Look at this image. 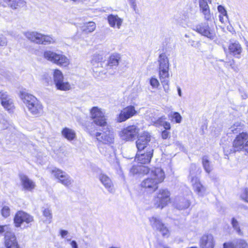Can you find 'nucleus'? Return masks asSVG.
<instances>
[{
  "mask_svg": "<svg viewBox=\"0 0 248 248\" xmlns=\"http://www.w3.org/2000/svg\"><path fill=\"white\" fill-rule=\"evenodd\" d=\"M91 114L94 122L102 127L101 132L95 133V137L97 140L106 144L113 143L114 140V133L108 125L104 113L97 107H93L91 109Z\"/></svg>",
  "mask_w": 248,
  "mask_h": 248,
  "instance_id": "f257e3e1",
  "label": "nucleus"
},
{
  "mask_svg": "<svg viewBox=\"0 0 248 248\" xmlns=\"http://www.w3.org/2000/svg\"><path fill=\"white\" fill-rule=\"evenodd\" d=\"M149 174V177L141 182L140 186L147 191L153 192L158 188V184L164 181L165 175L163 170L160 168L152 169Z\"/></svg>",
  "mask_w": 248,
  "mask_h": 248,
  "instance_id": "f03ea898",
  "label": "nucleus"
},
{
  "mask_svg": "<svg viewBox=\"0 0 248 248\" xmlns=\"http://www.w3.org/2000/svg\"><path fill=\"white\" fill-rule=\"evenodd\" d=\"M159 76L160 81L166 93L169 91V62L164 53L160 54L158 57Z\"/></svg>",
  "mask_w": 248,
  "mask_h": 248,
  "instance_id": "7ed1b4c3",
  "label": "nucleus"
},
{
  "mask_svg": "<svg viewBox=\"0 0 248 248\" xmlns=\"http://www.w3.org/2000/svg\"><path fill=\"white\" fill-rule=\"evenodd\" d=\"M20 98L32 115L39 116L43 114V106L35 96L23 92L20 93Z\"/></svg>",
  "mask_w": 248,
  "mask_h": 248,
  "instance_id": "20e7f679",
  "label": "nucleus"
},
{
  "mask_svg": "<svg viewBox=\"0 0 248 248\" xmlns=\"http://www.w3.org/2000/svg\"><path fill=\"white\" fill-rule=\"evenodd\" d=\"M26 37L31 41L39 44L47 45L55 42L54 39L48 35H45L37 32H27Z\"/></svg>",
  "mask_w": 248,
  "mask_h": 248,
  "instance_id": "39448f33",
  "label": "nucleus"
},
{
  "mask_svg": "<svg viewBox=\"0 0 248 248\" xmlns=\"http://www.w3.org/2000/svg\"><path fill=\"white\" fill-rule=\"evenodd\" d=\"M44 56L45 59L57 65L66 66L68 64V60L64 55L50 50L45 51Z\"/></svg>",
  "mask_w": 248,
  "mask_h": 248,
  "instance_id": "423d86ee",
  "label": "nucleus"
},
{
  "mask_svg": "<svg viewBox=\"0 0 248 248\" xmlns=\"http://www.w3.org/2000/svg\"><path fill=\"white\" fill-rule=\"evenodd\" d=\"M151 141V136L148 132H144L138 136L136 142V147L138 151L143 152L149 147H153Z\"/></svg>",
  "mask_w": 248,
  "mask_h": 248,
  "instance_id": "0eeeda50",
  "label": "nucleus"
},
{
  "mask_svg": "<svg viewBox=\"0 0 248 248\" xmlns=\"http://www.w3.org/2000/svg\"><path fill=\"white\" fill-rule=\"evenodd\" d=\"M193 30L210 40H213L216 37L214 30L210 27L207 22H202L197 25L193 28Z\"/></svg>",
  "mask_w": 248,
  "mask_h": 248,
  "instance_id": "6e6552de",
  "label": "nucleus"
},
{
  "mask_svg": "<svg viewBox=\"0 0 248 248\" xmlns=\"http://www.w3.org/2000/svg\"><path fill=\"white\" fill-rule=\"evenodd\" d=\"M170 200V191L167 189H160L155 199V205L162 209L168 204Z\"/></svg>",
  "mask_w": 248,
  "mask_h": 248,
  "instance_id": "1a4fd4ad",
  "label": "nucleus"
},
{
  "mask_svg": "<svg viewBox=\"0 0 248 248\" xmlns=\"http://www.w3.org/2000/svg\"><path fill=\"white\" fill-rule=\"evenodd\" d=\"M139 128L135 125H129L124 128L120 133L123 140L132 141L136 139L139 132Z\"/></svg>",
  "mask_w": 248,
  "mask_h": 248,
  "instance_id": "9d476101",
  "label": "nucleus"
},
{
  "mask_svg": "<svg viewBox=\"0 0 248 248\" xmlns=\"http://www.w3.org/2000/svg\"><path fill=\"white\" fill-rule=\"evenodd\" d=\"M51 172L55 178L58 180V182L66 187L70 186L73 182V180L66 172L58 168H54Z\"/></svg>",
  "mask_w": 248,
  "mask_h": 248,
  "instance_id": "9b49d317",
  "label": "nucleus"
},
{
  "mask_svg": "<svg viewBox=\"0 0 248 248\" xmlns=\"http://www.w3.org/2000/svg\"><path fill=\"white\" fill-rule=\"evenodd\" d=\"M33 221V217L29 214L19 211L15 215L14 218V222L16 227H19L23 223L27 224L26 227L29 226V224Z\"/></svg>",
  "mask_w": 248,
  "mask_h": 248,
  "instance_id": "f8f14e48",
  "label": "nucleus"
},
{
  "mask_svg": "<svg viewBox=\"0 0 248 248\" xmlns=\"http://www.w3.org/2000/svg\"><path fill=\"white\" fill-rule=\"evenodd\" d=\"M54 81L58 90L67 91L70 89V85L68 82L63 81V74L61 71L56 69L53 73Z\"/></svg>",
  "mask_w": 248,
  "mask_h": 248,
  "instance_id": "ddd939ff",
  "label": "nucleus"
},
{
  "mask_svg": "<svg viewBox=\"0 0 248 248\" xmlns=\"http://www.w3.org/2000/svg\"><path fill=\"white\" fill-rule=\"evenodd\" d=\"M191 183L193 190L200 197H203L206 193V188L201 183L199 177L193 176L191 170L190 171Z\"/></svg>",
  "mask_w": 248,
  "mask_h": 248,
  "instance_id": "4468645a",
  "label": "nucleus"
},
{
  "mask_svg": "<svg viewBox=\"0 0 248 248\" xmlns=\"http://www.w3.org/2000/svg\"><path fill=\"white\" fill-rule=\"evenodd\" d=\"M154 148L153 147H149L147 150H144L143 152L138 151L136 155V159L138 163L145 164L150 162L153 155Z\"/></svg>",
  "mask_w": 248,
  "mask_h": 248,
  "instance_id": "2eb2a0df",
  "label": "nucleus"
},
{
  "mask_svg": "<svg viewBox=\"0 0 248 248\" xmlns=\"http://www.w3.org/2000/svg\"><path fill=\"white\" fill-rule=\"evenodd\" d=\"M150 221L154 229L159 231L164 237L169 236L168 229L159 218L153 217L150 219Z\"/></svg>",
  "mask_w": 248,
  "mask_h": 248,
  "instance_id": "dca6fc26",
  "label": "nucleus"
},
{
  "mask_svg": "<svg viewBox=\"0 0 248 248\" xmlns=\"http://www.w3.org/2000/svg\"><path fill=\"white\" fill-rule=\"evenodd\" d=\"M97 177L109 192L111 193L114 192L115 189L114 188L113 184L111 179L107 175L100 170Z\"/></svg>",
  "mask_w": 248,
  "mask_h": 248,
  "instance_id": "f3484780",
  "label": "nucleus"
},
{
  "mask_svg": "<svg viewBox=\"0 0 248 248\" xmlns=\"http://www.w3.org/2000/svg\"><path fill=\"white\" fill-rule=\"evenodd\" d=\"M137 113L133 106H129L124 108L118 117V122H123L132 117Z\"/></svg>",
  "mask_w": 248,
  "mask_h": 248,
  "instance_id": "a211bd4d",
  "label": "nucleus"
},
{
  "mask_svg": "<svg viewBox=\"0 0 248 248\" xmlns=\"http://www.w3.org/2000/svg\"><path fill=\"white\" fill-rule=\"evenodd\" d=\"M5 245L6 248H19L15 233L6 231L5 236Z\"/></svg>",
  "mask_w": 248,
  "mask_h": 248,
  "instance_id": "6ab92c4d",
  "label": "nucleus"
},
{
  "mask_svg": "<svg viewBox=\"0 0 248 248\" xmlns=\"http://www.w3.org/2000/svg\"><path fill=\"white\" fill-rule=\"evenodd\" d=\"M199 243L201 248H214L215 244L213 236L211 234L202 235Z\"/></svg>",
  "mask_w": 248,
  "mask_h": 248,
  "instance_id": "aec40b11",
  "label": "nucleus"
},
{
  "mask_svg": "<svg viewBox=\"0 0 248 248\" xmlns=\"http://www.w3.org/2000/svg\"><path fill=\"white\" fill-rule=\"evenodd\" d=\"M240 144L237 140H234L232 145H225L223 147L224 155L228 156L229 155L235 153L236 152H240Z\"/></svg>",
  "mask_w": 248,
  "mask_h": 248,
  "instance_id": "412c9836",
  "label": "nucleus"
},
{
  "mask_svg": "<svg viewBox=\"0 0 248 248\" xmlns=\"http://www.w3.org/2000/svg\"><path fill=\"white\" fill-rule=\"evenodd\" d=\"M190 204V200L183 197L177 198L174 202L175 207L179 210L187 209Z\"/></svg>",
  "mask_w": 248,
  "mask_h": 248,
  "instance_id": "4be33fe9",
  "label": "nucleus"
},
{
  "mask_svg": "<svg viewBox=\"0 0 248 248\" xmlns=\"http://www.w3.org/2000/svg\"><path fill=\"white\" fill-rule=\"evenodd\" d=\"M0 99L2 106L7 110H11L14 107L12 100L7 94L6 92H0Z\"/></svg>",
  "mask_w": 248,
  "mask_h": 248,
  "instance_id": "5701e85b",
  "label": "nucleus"
},
{
  "mask_svg": "<svg viewBox=\"0 0 248 248\" xmlns=\"http://www.w3.org/2000/svg\"><path fill=\"white\" fill-rule=\"evenodd\" d=\"M120 60L121 56L120 54L117 53L112 54L110 56L109 60L106 64L107 66V69L108 70L110 69L116 70Z\"/></svg>",
  "mask_w": 248,
  "mask_h": 248,
  "instance_id": "b1692460",
  "label": "nucleus"
},
{
  "mask_svg": "<svg viewBox=\"0 0 248 248\" xmlns=\"http://www.w3.org/2000/svg\"><path fill=\"white\" fill-rule=\"evenodd\" d=\"M240 142V151H244L248 153V133H241L235 137Z\"/></svg>",
  "mask_w": 248,
  "mask_h": 248,
  "instance_id": "393cba45",
  "label": "nucleus"
},
{
  "mask_svg": "<svg viewBox=\"0 0 248 248\" xmlns=\"http://www.w3.org/2000/svg\"><path fill=\"white\" fill-rule=\"evenodd\" d=\"M245 127L244 124L239 122H235L227 130V134H238L240 135L241 133H248L244 132L243 129Z\"/></svg>",
  "mask_w": 248,
  "mask_h": 248,
  "instance_id": "a878e982",
  "label": "nucleus"
},
{
  "mask_svg": "<svg viewBox=\"0 0 248 248\" xmlns=\"http://www.w3.org/2000/svg\"><path fill=\"white\" fill-rule=\"evenodd\" d=\"M22 185L23 188L27 190L31 191L35 188V184L27 176L21 175L20 176Z\"/></svg>",
  "mask_w": 248,
  "mask_h": 248,
  "instance_id": "bb28decb",
  "label": "nucleus"
},
{
  "mask_svg": "<svg viewBox=\"0 0 248 248\" xmlns=\"http://www.w3.org/2000/svg\"><path fill=\"white\" fill-rule=\"evenodd\" d=\"M229 50L230 54L236 56L241 54L242 47L238 42L235 41L230 43L229 46Z\"/></svg>",
  "mask_w": 248,
  "mask_h": 248,
  "instance_id": "cd10ccee",
  "label": "nucleus"
},
{
  "mask_svg": "<svg viewBox=\"0 0 248 248\" xmlns=\"http://www.w3.org/2000/svg\"><path fill=\"white\" fill-rule=\"evenodd\" d=\"M61 133L62 136L70 141L73 140L76 137L75 131L68 127L63 128Z\"/></svg>",
  "mask_w": 248,
  "mask_h": 248,
  "instance_id": "c85d7f7f",
  "label": "nucleus"
},
{
  "mask_svg": "<svg viewBox=\"0 0 248 248\" xmlns=\"http://www.w3.org/2000/svg\"><path fill=\"white\" fill-rule=\"evenodd\" d=\"M9 7L13 10L22 7L25 4L24 0H3Z\"/></svg>",
  "mask_w": 248,
  "mask_h": 248,
  "instance_id": "c756f323",
  "label": "nucleus"
},
{
  "mask_svg": "<svg viewBox=\"0 0 248 248\" xmlns=\"http://www.w3.org/2000/svg\"><path fill=\"white\" fill-rule=\"evenodd\" d=\"M108 20L111 27H114L116 25L118 29H120L122 23V20L118 16L112 14L108 16Z\"/></svg>",
  "mask_w": 248,
  "mask_h": 248,
  "instance_id": "7c9ffc66",
  "label": "nucleus"
},
{
  "mask_svg": "<svg viewBox=\"0 0 248 248\" xmlns=\"http://www.w3.org/2000/svg\"><path fill=\"white\" fill-rule=\"evenodd\" d=\"M199 6L201 11L204 16V18L206 20H209L211 18V15L209 6L206 1H202L199 3Z\"/></svg>",
  "mask_w": 248,
  "mask_h": 248,
  "instance_id": "2f4dec72",
  "label": "nucleus"
},
{
  "mask_svg": "<svg viewBox=\"0 0 248 248\" xmlns=\"http://www.w3.org/2000/svg\"><path fill=\"white\" fill-rule=\"evenodd\" d=\"M91 117L92 119H93V122H88L86 124L85 126V130L87 132H88L90 135L92 136H95V130H97L96 128V126L98 125L94 121V119L93 118L92 115L91 114V111H90Z\"/></svg>",
  "mask_w": 248,
  "mask_h": 248,
  "instance_id": "473e14b6",
  "label": "nucleus"
},
{
  "mask_svg": "<svg viewBox=\"0 0 248 248\" xmlns=\"http://www.w3.org/2000/svg\"><path fill=\"white\" fill-rule=\"evenodd\" d=\"M230 242L233 248H248V244L244 239H235Z\"/></svg>",
  "mask_w": 248,
  "mask_h": 248,
  "instance_id": "72a5a7b5",
  "label": "nucleus"
},
{
  "mask_svg": "<svg viewBox=\"0 0 248 248\" xmlns=\"http://www.w3.org/2000/svg\"><path fill=\"white\" fill-rule=\"evenodd\" d=\"M202 164L205 172L209 174L213 170V166L207 156L204 155L202 157Z\"/></svg>",
  "mask_w": 248,
  "mask_h": 248,
  "instance_id": "f704fd0d",
  "label": "nucleus"
},
{
  "mask_svg": "<svg viewBox=\"0 0 248 248\" xmlns=\"http://www.w3.org/2000/svg\"><path fill=\"white\" fill-rule=\"evenodd\" d=\"M42 212L44 217L46 218V221L48 223L51 222L52 214L51 210L49 208H42Z\"/></svg>",
  "mask_w": 248,
  "mask_h": 248,
  "instance_id": "c9c22d12",
  "label": "nucleus"
},
{
  "mask_svg": "<svg viewBox=\"0 0 248 248\" xmlns=\"http://www.w3.org/2000/svg\"><path fill=\"white\" fill-rule=\"evenodd\" d=\"M231 224L233 229L239 235L242 236L243 235V232L240 228L239 222L235 218L232 217V218Z\"/></svg>",
  "mask_w": 248,
  "mask_h": 248,
  "instance_id": "e433bc0d",
  "label": "nucleus"
},
{
  "mask_svg": "<svg viewBox=\"0 0 248 248\" xmlns=\"http://www.w3.org/2000/svg\"><path fill=\"white\" fill-rule=\"evenodd\" d=\"M169 117L171 121H174L176 123H180L182 119L181 115L178 112H171L169 115Z\"/></svg>",
  "mask_w": 248,
  "mask_h": 248,
  "instance_id": "4c0bfd02",
  "label": "nucleus"
},
{
  "mask_svg": "<svg viewBox=\"0 0 248 248\" xmlns=\"http://www.w3.org/2000/svg\"><path fill=\"white\" fill-rule=\"evenodd\" d=\"M95 24L93 22H89L85 24L83 31L86 33L93 32L95 29Z\"/></svg>",
  "mask_w": 248,
  "mask_h": 248,
  "instance_id": "58836bf2",
  "label": "nucleus"
},
{
  "mask_svg": "<svg viewBox=\"0 0 248 248\" xmlns=\"http://www.w3.org/2000/svg\"><path fill=\"white\" fill-rule=\"evenodd\" d=\"M165 119L164 116L161 117L158 119L157 123L160 125H162L164 128V130H170L171 126L170 123L168 122L164 121Z\"/></svg>",
  "mask_w": 248,
  "mask_h": 248,
  "instance_id": "ea45409f",
  "label": "nucleus"
},
{
  "mask_svg": "<svg viewBox=\"0 0 248 248\" xmlns=\"http://www.w3.org/2000/svg\"><path fill=\"white\" fill-rule=\"evenodd\" d=\"M150 169L144 165H139L138 175H144L150 173Z\"/></svg>",
  "mask_w": 248,
  "mask_h": 248,
  "instance_id": "a19ab883",
  "label": "nucleus"
},
{
  "mask_svg": "<svg viewBox=\"0 0 248 248\" xmlns=\"http://www.w3.org/2000/svg\"><path fill=\"white\" fill-rule=\"evenodd\" d=\"M150 84L154 88H157L159 85L158 80L154 77H152L150 80Z\"/></svg>",
  "mask_w": 248,
  "mask_h": 248,
  "instance_id": "79ce46f5",
  "label": "nucleus"
},
{
  "mask_svg": "<svg viewBox=\"0 0 248 248\" xmlns=\"http://www.w3.org/2000/svg\"><path fill=\"white\" fill-rule=\"evenodd\" d=\"M10 208L7 206H4L1 209V214L5 217H7L10 215Z\"/></svg>",
  "mask_w": 248,
  "mask_h": 248,
  "instance_id": "37998d69",
  "label": "nucleus"
},
{
  "mask_svg": "<svg viewBox=\"0 0 248 248\" xmlns=\"http://www.w3.org/2000/svg\"><path fill=\"white\" fill-rule=\"evenodd\" d=\"M103 60V57L100 54H94L93 56V62H96L97 63H99L101 62Z\"/></svg>",
  "mask_w": 248,
  "mask_h": 248,
  "instance_id": "c03bdc74",
  "label": "nucleus"
},
{
  "mask_svg": "<svg viewBox=\"0 0 248 248\" xmlns=\"http://www.w3.org/2000/svg\"><path fill=\"white\" fill-rule=\"evenodd\" d=\"M139 165H133L130 170V172L133 175H138Z\"/></svg>",
  "mask_w": 248,
  "mask_h": 248,
  "instance_id": "a18cd8bd",
  "label": "nucleus"
},
{
  "mask_svg": "<svg viewBox=\"0 0 248 248\" xmlns=\"http://www.w3.org/2000/svg\"><path fill=\"white\" fill-rule=\"evenodd\" d=\"M217 9L220 14L224 16H226L228 18L227 12L224 6L219 5L217 6Z\"/></svg>",
  "mask_w": 248,
  "mask_h": 248,
  "instance_id": "49530a36",
  "label": "nucleus"
},
{
  "mask_svg": "<svg viewBox=\"0 0 248 248\" xmlns=\"http://www.w3.org/2000/svg\"><path fill=\"white\" fill-rule=\"evenodd\" d=\"M161 137L164 140L170 139V132L168 130H163L161 132Z\"/></svg>",
  "mask_w": 248,
  "mask_h": 248,
  "instance_id": "de8ad7c7",
  "label": "nucleus"
},
{
  "mask_svg": "<svg viewBox=\"0 0 248 248\" xmlns=\"http://www.w3.org/2000/svg\"><path fill=\"white\" fill-rule=\"evenodd\" d=\"M7 45L6 38L2 35H0V46H6Z\"/></svg>",
  "mask_w": 248,
  "mask_h": 248,
  "instance_id": "09e8293b",
  "label": "nucleus"
},
{
  "mask_svg": "<svg viewBox=\"0 0 248 248\" xmlns=\"http://www.w3.org/2000/svg\"><path fill=\"white\" fill-rule=\"evenodd\" d=\"M242 198L248 202V188H246L244 193L241 195Z\"/></svg>",
  "mask_w": 248,
  "mask_h": 248,
  "instance_id": "8fccbe9b",
  "label": "nucleus"
},
{
  "mask_svg": "<svg viewBox=\"0 0 248 248\" xmlns=\"http://www.w3.org/2000/svg\"><path fill=\"white\" fill-rule=\"evenodd\" d=\"M173 144L175 146L179 148L180 150H182L184 148V147L182 144V143L179 141H174L173 142Z\"/></svg>",
  "mask_w": 248,
  "mask_h": 248,
  "instance_id": "3c124183",
  "label": "nucleus"
},
{
  "mask_svg": "<svg viewBox=\"0 0 248 248\" xmlns=\"http://www.w3.org/2000/svg\"><path fill=\"white\" fill-rule=\"evenodd\" d=\"M223 248H233L231 242H225L223 244Z\"/></svg>",
  "mask_w": 248,
  "mask_h": 248,
  "instance_id": "603ef678",
  "label": "nucleus"
},
{
  "mask_svg": "<svg viewBox=\"0 0 248 248\" xmlns=\"http://www.w3.org/2000/svg\"><path fill=\"white\" fill-rule=\"evenodd\" d=\"M8 229L7 225H0V234L5 232Z\"/></svg>",
  "mask_w": 248,
  "mask_h": 248,
  "instance_id": "864d4df0",
  "label": "nucleus"
},
{
  "mask_svg": "<svg viewBox=\"0 0 248 248\" xmlns=\"http://www.w3.org/2000/svg\"><path fill=\"white\" fill-rule=\"evenodd\" d=\"M234 61H232V62L230 64L231 67L235 72H237L238 70V68L234 65Z\"/></svg>",
  "mask_w": 248,
  "mask_h": 248,
  "instance_id": "5fc2aeb1",
  "label": "nucleus"
},
{
  "mask_svg": "<svg viewBox=\"0 0 248 248\" xmlns=\"http://www.w3.org/2000/svg\"><path fill=\"white\" fill-rule=\"evenodd\" d=\"M68 234V231L64 230L60 231V234L62 238H64Z\"/></svg>",
  "mask_w": 248,
  "mask_h": 248,
  "instance_id": "6e6d98bb",
  "label": "nucleus"
},
{
  "mask_svg": "<svg viewBox=\"0 0 248 248\" xmlns=\"http://www.w3.org/2000/svg\"><path fill=\"white\" fill-rule=\"evenodd\" d=\"M72 248H78V245L75 240H72L70 243Z\"/></svg>",
  "mask_w": 248,
  "mask_h": 248,
  "instance_id": "4d7b16f0",
  "label": "nucleus"
},
{
  "mask_svg": "<svg viewBox=\"0 0 248 248\" xmlns=\"http://www.w3.org/2000/svg\"><path fill=\"white\" fill-rule=\"evenodd\" d=\"M177 89L178 94L179 96H182V91H181V89L180 87H177Z\"/></svg>",
  "mask_w": 248,
  "mask_h": 248,
  "instance_id": "13d9d810",
  "label": "nucleus"
},
{
  "mask_svg": "<svg viewBox=\"0 0 248 248\" xmlns=\"http://www.w3.org/2000/svg\"><path fill=\"white\" fill-rule=\"evenodd\" d=\"M219 20H220L221 22H223V16H219Z\"/></svg>",
  "mask_w": 248,
  "mask_h": 248,
  "instance_id": "bf43d9fd",
  "label": "nucleus"
},
{
  "mask_svg": "<svg viewBox=\"0 0 248 248\" xmlns=\"http://www.w3.org/2000/svg\"><path fill=\"white\" fill-rule=\"evenodd\" d=\"M191 168H196L195 165H191Z\"/></svg>",
  "mask_w": 248,
  "mask_h": 248,
  "instance_id": "052dcab7",
  "label": "nucleus"
},
{
  "mask_svg": "<svg viewBox=\"0 0 248 248\" xmlns=\"http://www.w3.org/2000/svg\"><path fill=\"white\" fill-rule=\"evenodd\" d=\"M202 1H206V0H199V3Z\"/></svg>",
  "mask_w": 248,
  "mask_h": 248,
  "instance_id": "680f3d73",
  "label": "nucleus"
},
{
  "mask_svg": "<svg viewBox=\"0 0 248 248\" xmlns=\"http://www.w3.org/2000/svg\"><path fill=\"white\" fill-rule=\"evenodd\" d=\"M170 144H171V143H169L167 145H170Z\"/></svg>",
  "mask_w": 248,
  "mask_h": 248,
  "instance_id": "e2e57ef3",
  "label": "nucleus"
},
{
  "mask_svg": "<svg viewBox=\"0 0 248 248\" xmlns=\"http://www.w3.org/2000/svg\"><path fill=\"white\" fill-rule=\"evenodd\" d=\"M1 0H0V5L1 4Z\"/></svg>",
  "mask_w": 248,
  "mask_h": 248,
  "instance_id": "0e129e2a",
  "label": "nucleus"
},
{
  "mask_svg": "<svg viewBox=\"0 0 248 248\" xmlns=\"http://www.w3.org/2000/svg\"><path fill=\"white\" fill-rule=\"evenodd\" d=\"M70 240H71L70 239H67V241H70Z\"/></svg>",
  "mask_w": 248,
  "mask_h": 248,
  "instance_id": "69168bd1",
  "label": "nucleus"
},
{
  "mask_svg": "<svg viewBox=\"0 0 248 248\" xmlns=\"http://www.w3.org/2000/svg\"><path fill=\"white\" fill-rule=\"evenodd\" d=\"M164 248H169V247H165Z\"/></svg>",
  "mask_w": 248,
  "mask_h": 248,
  "instance_id": "338daca9",
  "label": "nucleus"
}]
</instances>
